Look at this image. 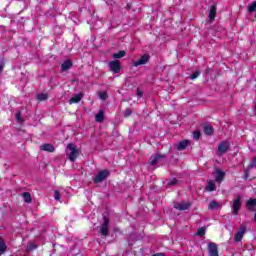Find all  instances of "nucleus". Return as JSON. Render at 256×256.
<instances>
[{"label":"nucleus","mask_w":256,"mask_h":256,"mask_svg":"<svg viewBox=\"0 0 256 256\" xmlns=\"http://www.w3.org/2000/svg\"><path fill=\"white\" fill-rule=\"evenodd\" d=\"M230 203L232 215H239V211H241V196L237 195Z\"/></svg>","instance_id":"f257e3e1"},{"label":"nucleus","mask_w":256,"mask_h":256,"mask_svg":"<svg viewBox=\"0 0 256 256\" xmlns=\"http://www.w3.org/2000/svg\"><path fill=\"white\" fill-rule=\"evenodd\" d=\"M68 151H70L68 155L69 161H72V163H75L77 161V157H79V149H77V146L75 144H68L67 145Z\"/></svg>","instance_id":"f03ea898"},{"label":"nucleus","mask_w":256,"mask_h":256,"mask_svg":"<svg viewBox=\"0 0 256 256\" xmlns=\"http://www.w3.org/2000/svg\"><path fill=\"white\" fill-rule=\"evenodd\" d=\"M246 232H247V226L245 224H241L239 231H237L234 236V241H236L237 243L241 242Z\"/></svg>","instance_id":"7ed1b4c3"},{"label":"nucleus","mask_w":256,"mask_h":256,"mask_svg":"<svg viewBox=\"0 0 256 256\" xmlns=\"http://www.w3.org/2000/svg\"><path fill=\"white\" fill-rule=\"evenodd\" d=\"M108 177H109V171L102 170L96 175L93 181L94 183H103V181H105V179H107Z\"/></svg>","instance_id":"20e7f679"},{"label":"nucleus","mask_w":256,"mask_h":256,"mask_svg":"<svg viewBox=\"0 0 256 256\" xmlns=\"http://www.w3.org/2000/svg\"><path fill=\"white\" fill-rule=\"evenodd\" d=\"M229 147V141L224 140L220 142V144L218 145V155H225V153L229 151Z\"/></svg>","instance_id":"39448f33"},{"label":"nucleus","mask_w":256,"mask_h":256,"mask_svg":"<svg viewBox=\"0 0 256 256\" xmlns=\"http://www.w3.org/2000/svg\"><path fill=\"white\" fill-rule=\"evenodd\" d=\"M108 66L110 68V71H112V73H119L121 71V64L117 60L110 61L108 63Z\"/></svg>","instance_id":"423d86ee"},{"label":"nucleus","mask_w":256,"mask_h":256,"mask_svg":"<svg viewBox=\"0 0 256 256\" xmlns=\"http://www.w3.org/2000/svg\"><path fill=\"white\" fill-rule=\"evenodd\" d=\"M208 255L209 256H219V249L217 248V244H215V243L208 244Z\"/></svg>","instance_id":"0eeeda50"},{"label":"nucleus","mask_w":256,"mask_h":256,"mask_svg":"<svg viewBox=\"0 0 256 256\" xmlns=\"http://www.w3.org/2000/svg\"><path fill=\"white\" fill-rule=\"evenodd\" d=\"M149 63V55L144 54L139 60L132 63L133 67H139V65H147Z\"/></svg>","instance_id":"6e6552de"},{"label":"nucleus","mask_w":256,"mask_h":256,"mask_svg":"<svg viewBox=\"0 0 256 256\" xmlns=\"http://www.w3.org/2000/svg\"><path fill=\"white\" fill-rule=\"evenodd\" d=\"M109 219L104 218V222L102 224V227L100 229V233L101 235H103L104 237H107L109 235Z\"/></svg>","instance_id":"1a4fd4ad"},{"label":"nucleus","mask_w":256,"mask_h":256,"mask_svg":"<svg viewBox=\"0 0 256 256\" xmlns=\"http://www.w3.org/2000/svg\"><path fill=\"white\" fill-rule=\"evenodd\" d=\"M190 207H191V203L189 202L176 203L174 205V208L178 209L179 211H187V209Z\"/></svg>","instance_id":"9d476101"},{"label":"nucleus","mask_w":256,"mask_h":256,"mask_svg":"<svg viewBox=\"0 0 256 256\" xmlns=\"http://www.w3.org/2000/svg\"><path fill=\"white\" fill-rule=\"evenodd\" d=\"M215 175V181L217 183H221V181H223L224 177H225V172L221 171V170H216L214 172Z\"/></svg>","instance_id":"9b49d317"},{"label":"nucleus","mask_w":256,"mask_h":256,"mask_svg":"<svg viewBox=\"0 0 256 256\" xmlns=\"http://www.w3.org/2000/svg\"><path fill=\"white\" fill-rule=\"evenodd\" d=\"M217 16V7L215 6H211L210 7V11H209V14H208V19L210 21H215V17Z\"/></svg>","instance_id":"f8f14e48"},{"label":"nucleus","mask_w":256,"mask_h":256,"mask_svg":"<svg viewBox=\"0 0 256 256\" xmlns=\"http://www.w3.org/2000/svg\"><path fill=\"white\" fill-rule=\"evenodd\" d=\"M189 143V140H183L176 145V149H178V151H183V149H187V147H189Z\"/></svg>","instance_id":"ddd939ff"},{"label":"nucleus","mask_w":256,"mask_h":256,"mask_svg":"<svg viewBox=\"0 0 256 256\" xmlns=\"http://www.w3.org/2000/svg\"><path fill=\"white\" fill-rule=\"evenodd\" d=\"M41 151H47L48 153H53L55 151V146L52 144H43L40 146Z\"/></svg>","instance_id":"4468645a"},{"label":"nucleus","mask_w":256,"mask_h":256,"mask_svg":"<svg viewBox=\"0 0 256 256\" xmlns=\"http://www.w3.org/2000/svg\"><path fill=\"white\" fill-rule=\"evenodd\" d=\"M246 206H247V209H249V211H255L256 199L250 198V199L246 202Z\"/></svg>","instance_id":"2eb2a0df"},{"label":"nucleus","mask_w":256,"mask_h":256,"mask_svg":"<svg viewBox=\"0 0 256 256\" xmlns=\"http://www.w3.org/2000/svg\"><path fill=\"white\" fill-rule=\"evenodd\" d=\"M83 99V94H76L70 100L69 104L73 105V103H79Z\"/></svg>","instance_id":"dca6fc26"},{"label":"nucleus","mask_w":256,"mask_h":256,"mask_svg":"<svg viewBox=\"0 0 256 256\" xmlns=\"http://www.w3.org/2000/svg\"><path fill=\"white\" fill-rule=\"evenodd\" d=\"M72 66H73V63H71V61L67 60L64 63H62L61 71H68V69H71Z\"/></svg>","instance_id":"f3484780"},{"label":"nucleus","mask_w":256,"mask_h":256,"mask_svg":"<svg viewBox=\"0 0 256 256\" xmlns=\"http://www.w3.org/2000/svg\"><path fill=\"white\" fill-rule=\"evenodd\" d=\"M104 119H105V113L103 111H100L95 116V120L97 121V123H103Z\"/></svg>","instance_id":"a211bd4d"},{"label":"nucleus","mask_w":256,"mask_h":256,"mask_svg":"<svg viewBox=\"0 0 256 256\" xmlns=\"http://www.w3.org/2000/svg\"><path fill=\"white\" fill-rule=\"evenodd\" d=\"M159 159H161L160 155L151 156L149 159L150 165H157V163H159Z\"/></svg>","instance_id":"6ab92c4d"},{"label":"nucleus","mask_w":256,"mask_h":256,"mask_svg":"<svg viewBox=\"0 0 256 256\" xmlns=\"http://www.w3.org/2000/svg\"><path fill=\"white\" fill-rule=\"evenodd\" d=\"M253 167H256V156L252 159V163L249 165L248 169L246 170V178L249 177V171L253 169Z\"/></svg>","instance_id":"aec40b11"},{"label":"nucleus","mask_w":256,"mask_h":256,"mask_svg":"<svg viewBox=\"0 0 256 256\" xmlns=\"http://www.w3.org/2000/svg\"><path fill=\"white\" fill-rule=\"evenodd\" d=\"M221 208V204L217 203V201L212 200L208 206V209H219Z\"/></svg>","instance_id":"412c9836"},{"label":"nucleus","mask_w":256,"mask_h":256,"mask_svg":"<svg viewBox=\"0 0 256 256\" xmlns=\"http://www.w3.org/2000/svg\"><path fill=\"white\" fill-rule=\"evenodd\" d=\"M7 251V244H5V241L0 238V255H3Z\"/></svg>","instance_id":"4be33fe9"},{"label":"nucleus","mask_w":256,"mask_h":256,"mask_svg":"<svg viewBox=\"0 0 256 256\" xmlns=\"http://www.w3.org/2000/svg\"><path fill=\"white\" fill-rule=\"evenodd\" d=\"M125 55H127V53L125 51H119L118 53H115L112 55V57L114 59H123V57H125Z\"/></svg>","instance_id":"5701e85b"},{"label":"nucleus","mask_w":256,"mask_h":256,"mask_svg":"<svg viewBox=\"0 0 256 256\" xmlns=\"http://www.w3.org/2000/svg\"><path fill=\"white\" fill-rule=\"evenodd\" d=\"M213 126H211V125H208V124H206V125H204V133H205V135H211L212 133H213Z\"/></svg>","instance_id":"b1692460"},{"label":"nucleus","mask_w":256,"mask_h":256,"mask_svg":"<svg viewBox=\"0 0 256 256\" xmlns=\"http://www.w3.org/2000/svg\"><path fill=\"white\" fill-rule=\"evenodd\" d=\"M217 187L215 186V182L209 181L206 186V191H215Z\"/></svg>","instance_id":"393cba45"},{"label":"nucleus","mask_w":256,"mask_h":256,"mask_svg":"<svg viewBox=\"0 0 256 256\" xmlns=\"http://www.w3.org/2000/svg\"><path fill=\"white\" fill-rule=\"evenodd\" d=\"M22 197H23L25 203H31V201H32L31 194H29L28 192H24L22 194Z\"/></svg>","instance_id":"a878e982"},{"label":"nucleus","mask_w":256,"mask_h":256,"mask_svg":"<svg viewBox=\"0 0 256 256\" xmlns=\"http://www.w3.org/2000/svg\"><path fill=\"white\" fill-rule=\"evenodd\" d=\"M254 11H256V1L248 5V13H254Z\"/></svg>","instance_id":"bb28decb"},{"label":"nucleus","mask_w":256,"mask_h":256,"mask_svg":"<svg viewBox=\"0 0 256 256\" xmlns=\"http://www.w3.org/2000/svg\"><path fill=\"white\" fill-rule=\"evenodd\" d=\"M38 101H47V94L42 93L37 95Z\"/></svg>","instance_id":"cd10ccee"},{"label":"nucleus","mask_w":256,"mask_h":256,"mask_svg":"<svg viewBox=\"0 0 256 256\" xmlns=\"http://www.w3.org/2000/svg\"><path fill=\"white\" fill-rule=\"evenodd\" d=\"M205 231H206L205 227H201L198 229L196 235H198L199 237H203V235H205Z\"/></svg>","instance_id":"c85d7f7f"},{"label":"nucleus","mask_w":256,"mask_h":256,"mask_svg":"<svg viewBox=\"0 0 256 256\" xmlns=\"http://www.w3.org/2000/svg\"><path fill=\"white\" fill-rule=\"evenodd\" d=\"M54 199L55 201H61V194L59 193V190L54 191Z\"/></svg>","instance_id":"c756f323"},{"label":"nucleus","mask_w":256,"mask_h":256,"mask_svg":"<svg viewBox=\"0 0 256 256\" xmlns=\"http://www.w3.org/2000/svg\"><path fill=\"white\" fill-rule=\"evenodd\" d=\"M99 98L102 99V101H105V99H107V92H105V91L100 92Z\"/></svg>","instance_id":"7c9ffc66"},{"label":"nucleus","mask_w":256,"mask_h":256,"mask_svg":"<svg viewBox=\"0 0 256 256\" xmlns=\"http://www.w3.org/2000/svg\"><path fill=\"white\" fill-rule=\"evenodd\" d=\"M199 75H201V72H200V71H196V72H194V73L190 76V79H192V80L197 79V77H199Z\"/></svg>","instance_id":"2f4dec72"},{"label":"nucleus","mask_w":256,"mask_h":256,"mask_svg":"<svg viewBox=\"0 0 256 256\" xmlns=\"http://www.w3.org/2000/svg\"><path fill=\"white\" fill-rule=\"evenodd\" d=\"M16 120L18 123H23V118L21 116V112L16 114Z\"/></svg>","instance_id":"473e14b6"},{"label":"nucleus","mask_w":256,"mask_h":256,"mask_svg":"<svg viewBox=\"0 0 256 256\" xmlns=\"http://www.w3.org/2000/svg\"><path fill=\"white\" fill-rule=\"evenodd\" d=\"M199 137H201V132L195 131V132L193 133V139H199Z\"/></svg>","instance_id":"72a5a7b5"},{"label":"nucleus","mask_w":256,"mask_h":256,"mask_svg":"<svg viewBox=\"0 0 256 256\" xmlns=\"http://www.w3.org/2000/svg\"><path fill=\"white\" fill-rule=\"evenodd\" d=\"M131 113H133L130 109H126L124 111V117H129L131 115Z\"/></svg>","instance_id":"f704fd0d"},{"label":"nucleus","mask_w":256,"mask_h":256,"mask_svg":"<svg viewBox=\"0 0 256 256\" xmlns=\"http://www.w3.org/2000/svg\"><path fill=\"white\" fill-rule=\"evenodd\" d=\"M168 185L169 186L177 185V179H172V180L168 181Z\"/></svg>","instance_id":"c9c22d12"},{"label":"nucleus","mask_w":256,"mask_h":256,"mask_svg":"<svg viewBox=\"0 0 256 256\" xmlns=\"http://www.w3.org/2000/svg\"><path fill=\"white\" fill-rule=\"evenodd\" d=\"M136 95L138 97H143V92H141V90L137 89Z\"/></svg>","instance_id":"e433bc0d"},{"label":"nucleus","mask_w":256,"mask_h":256,"mask_svg":"<svg viewBox=\"0 0 256 256\" xmlns=\"http://www.w3.org/2000/svg\"><path fill=\"white\" fill-rule=\"evenodd\" d=\"M5 67V63L3 61H0V73L3 71V68Z\"/></svg>","instance_id":"4c0bfd02"},{"label":"nucleus","mask_w":256,"mask_h":256,"mask_svg":"<svg viewBox=\"0 0 256 256\" xmlns=\"http://www.w3.org/2000/svg\"><path fill=\"white\" fill-rule=\"evenodd\" d=\"M153 256H165L163 253L154 254Z\"/></svg>","instance_id":"58836bf2"},{"label":"nucleus","mask_w":256,"mask_h":256,"mask_svg":"<svg viewBox=\"0 0 256 256\" xmlns=\"http://www.w3.org/2000/svg\"><path fill=\"white\" fill-rule=\"evenodd\" d=\"M254 220H255V222H256V213H255V215H254Z\"/></svg>","instance_id":"ea45409f"}]
</instances>
